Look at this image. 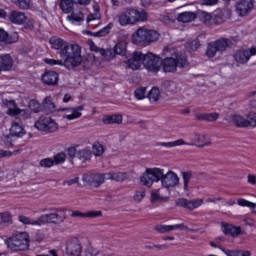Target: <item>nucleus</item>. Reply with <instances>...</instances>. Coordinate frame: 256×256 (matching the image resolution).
Segmentation results:
<instances>
[{
  "label": "nucleus",
  "mask_w": 256,
  "mask_h": 256,
  "mask_svg": "<svg viewBox=\"0 0 256 256\" xmlns=\"http://www.w3.org/2000/svg\"><path fill=\"white\" fill-rule=\"evenodd\" d=\"M88 45L90 48V51H94V53H100L105 59H107V50L101 49L95 45L93 41H88Z\"/></svg>",
  "instance_id": "nucleus-50"
},
{
  "label": "nucleus",
  "mask_w": 256,
  "mask_h": 256,
  "mask_svg": "<svg viewBox=\"0 0 256 256\" xmlns=\"http://www.w3.org/2000/svg\"><path fill=\"white\" fill-rule=\"evenodd\" d=\"M18 221L22 223V225H32L33 227H40L39 218L33 219L29 216L20 215L18 217Z\"/></svg>",
  "instance_id": "nucleus-38"
},
{
  "label": "nucleus",
  "mask_w": 256,
  "mask_h": 256,
  "mask_svg": "<svg viewBox=\"0 0 256 256\" xmlns=\"http://www.w3.org/2000/svg\"><path fill=\"white\" fill-rule=\"evenodd\" d=\"M212 43H214L218 51H225V49H227V47L230 45V42L227 39L216 40Z\"/></svg>",
  "instance_id": "nucleus-47"
},
{
  "label": "nucleus",
  "mask_w": 256,
  "mask_h": 256,
  "mask_svg": "<svg viewBox=\"0 0 256 256\" xmlns=\"http://www.w3.org/2000/svg\"><path fill=\"white\" fill-rule=\"evenodd\" d=\"M76 157L82 163H87V161H91V157H93V151L90 147H85L76 151Z\"/></svg>",
  "instance_id": "nucleus-28"
},
{
  "label": "nucleus",
  "mask_w": 256,
  "mask_h": 256,
  "mask_svg": "<svg viewBox=\"0 0 256 256\" xmlns=\"http://www.w3.org/2000/svg\"><path fill=\"white\" fill-rule=\"evenodd\" d=\"M222 231L225 235H231V237H239L241 235V228L230 224H223Z\"/></svg>",
  "instance_id": "nucleus-33"
},
{
  "label": "nucleus",
  "mask_w": 256,
  "mask_h": 256,
  "mask_svg": "<svg viewBox=\"0 0 256 256\" xmlns=\"http://www.w3.org/2000/svg\"><path fill=\"white\" fill-rule=\"evenodd\" d=\"M101 215H103V213L99 210H90L86 213H83L81 211H73L71 213V217H80L84 219H95L97 217H101Z\"/></svg>",
  "instance_id": "nucleus-27"
},
{
  "label": "nucleus",
  "mask_w": 256,
  "mask_h": 256,
  "mask_svg": "<svg viewBox=\"0 0 256 256\" xmlns=\"http://www.w3.org/2000/svg\"><path fill=\"white\" fill-rule=\"evenodd\" d=\"M6 108V115H9L10 117H16V115H20L22 119H29V117H31V111L18 108L15 100L7 101Z\"/></svg>",
  "instance_id": "nucleus-10"
},
{
  "label": "nucleus",
  "mask_w": 256,
  "mask_h": 256,
  "mask_svg": "<svg viewBox=\"0 0 256 256\" xmlns=\"http://www.w3.org/2000/svg\"><path fill=\"white\" fill-rule=\"evenodd\" d=\"M256 55V47L241 49L235 52L234 59L237 63H247L251 57Z\"/></svg>",
  "instance_id": "nucleus-14"
},
{
  "label": "nucleus",
  "mask_w": 256,
  "mask_h": 256,
  "mask_svg": "<svg viewBox=\"0 0 256 256\" xmlns=\"http://www.w3.org/2000/svg\"><path fill=\"white\" fill-rule=\"evenodd\" d=\"M161 35L157 30L147 27H140L131 35L133 45H151L155 41H159Z\"/></svg>",
  "instance_id": "nucleus-3"
},
{
  "label": "nucleus",
  "mask_w": 256,
  "mask_h": 256,
  "mask_svg": "<svg viewBox=\"0 0 256 256\" xmlns=\"http://www.w3.org/2000/svg\"><path fill=\"white\" fill-rule=\"evenodd\" d=\"M41 79L44 85H57V83H59V74L53 70L45 71L42 74Z\"/></svg>",
  "instance_id": "nucleus-22"
},
{
  "label": "nucleus",
  "mask_w": 256,
  "mask_h": 256,
  "mask_svg": "<svg viewBox=\"0 0 256 256\" xmlns=\"http://www.w3.org/2000/svg\"><path fill=\"white\" fill-rule=\"evenodd\" d=\"M99 253H101V251L95 248L91 243H88L84 250L85 256H97Z\"/></svg>",
  "instance_id": "nucleus-46"
},
{
  "label": "nucleus",
  "mask_w": 256,
  "mask_h": 256,
  "mask_svg": "<svg viewBox=\"0 0 256 256\" xmlns=\"http://www.w3.org/2000/svg\"><path fill=\"white\" fill-rule=\"evenodd\" d=\"M171 231H191L192 233H197L196 229H191L185 224H174L170 225Z\"/></svg>",
  "instance_id": "nucleus-48"
},
{
  "label": "nucleus",
  "mask_w": 256,
  "mask_h": 256,
  "mask_svg": "<svg viewBox=\"0 0 256 256\" xmlns=\"http://www.w3.org/2000/svg\"><path fill=\"white\" fill-rule=\"evenodd\" d=\"M162 55L165 57L160 65L164 73H175L177 71V67L183 69V67H187V57L180 56L177 53L175 48L168 46L165 47L162 51Z\"/></svg>",
  "instance_id": "nucleus-2"
},
{
  "label": "nucleus",
  "mask_w": 256,
  "mask_h": 256,
  "mask_svg": "<svg viewBox=\"0 0 256 256\" xmlns=\"http://www.w3.org/2000/svg\"><path fill=\"white\" fill-rule=\"evenodd\" d=\"M164 87L170 93H175V92H177V89H178L177 83H175L174 81H166V82H164Z\"/></svg>",
  "instance_id": "nucleus-59"
},
{
  "label": "nucleus",
  "mask_w": 256,
  "mask_h": 256,
  "mask_svg": "<svg viewBox=\"0 0 256 256\" xmlns=\"http://www.w3.org/2000/svg\"><path fill=\"white\" fill-rule=\"evenodd\" d=\"M29 233L19 232L9 237L5 243L12 251H27L29 249Z\"/></svg>",
  "instance_id": "nucleus-5"
},
{
  "label": "nucleus",
  "mask_w": 256,
  "mask_h": 256,
  "mask_svg": "<svg viewBox=\"0 0 256 256\" xmlns=\"http://www.w3.org/2000/svg\"><path fill=\"white\" fill-rule=\"evenodd\" d=\"M55 165L53 158H45L40 161V166L49 169Z\"/></svg>",
  "instance_id": "nucleus-63"
},
{
  "label": "nucleus",
  "mask_w": 256,
  "mask_h": 256,
  "mask_svg": "<svg viewBox=\"0 0 256 256\" xmlns=\"http://www.w3.org/2000/svg\"><path fill=\"white\" fill-rule=\"evenodd\" d=\"M67 21L72 25H81L85 21V16L80 10H72L70 15L66 17Z\"/></svg>",
  "instance_id": "nucleus-24"
},
{
  "label": "nucleus",
  "mask_w": 256,
  "mask_h": 256,
  "mask_svg": "<svg viewBox=\"0 0 256 256\" xmlns=\"http://www.w3.org/2000/svg\"><path fill=\"white\" fill-rule=\"evenodd\" d=\"M217 51H219L217 49V46H215L214 43L211 42L208 44L206 55L207 57H210V58L215 57V55H217Z\"/></svg>",
  "instance_id": "nucleus-57"
},
{
  "label": "nucleus",
  "mask_w": 256,
  "mask_h": 256,
  "mask_svg": "<svg viewBox=\"0 0 256 256\" xmlns=\"http://www.w3.org/2000/svg\"><path fill=\"white\" fill-rule=\"evenodd\" d=\"M246 121L248 123V127H256V112H249L246 114Z\"/></svg>",
  "instance_id": "nucleus-55"
},
{
  "label": "nucleus",
  "mask_w": 256,
  "mask_h": 256,
  "mask_svg": "<svg viewBox=\"0 0 256 256\" xmlns=\"http://www.w3.org/2000/svg\"><path fill=\"white\" fill-rule=\"evenodd\" d=\"M150 177L152 178L153 183H159L162 181L163 175L165 174V170L161 168H147Z\"/></svg>",
  "instance_id": "nucleus-34"
},
{
  "label": "nucleus",
  "mask_w": 256,
  "mask_h": 256,
  "mask_svg": "<svg viewBox=\"0 0 256 256\" xmlns=\"http://www.w3.org/2000/svg\"><path fill=\"white\" fill-rule=\"evenodd\" d=\"M10 23L14 25H23L26 23L28 29H33V20L28 19L25 13L19 11H12L9 15Z\"/></svg>",
  "instance_id": "nucleus-11"
},
{
  "label": "nucleus",
  "mask_w": 256,
  "mask_h": 256,
  "mask_svg": "<svg viewBox=\"0 0 256 256\" xmlns=\"http://www.w3.org/2000/svg\"><path fill=\"white\" fill-rule=\"evenodd\" d=\"M146 196L147 191L145 189L136 190L133 195V201H135V203H141V201H143Z\"/></svg>",
  "instance_id": "nucleus-45"
},
{
  "label": "nucleus",
  "mask_w": 256,
  "mask_h": 256,
  "mask_svg": "<svg viewBox=\"0 0 256 256\" xmlns=\"http://www.w3.org/2000/svg\"><path fill=\"white\" fill-rule=\"evenodd\" d=\"M236 203H237V205H239V207H248L250 209V211L253 207V202H251L245 198H238Z\"/></svg>",
  "instance_id": "nucleus-61"
},
{
  "label": "nucleus",
  "mask_w": 256,
  "mask_h": 256,
  "mask_svg": "<svg viewBox=\"0 0 256 256\" xmlns=\"http://www.w3.org/2000/svg\"><path fill=\"white\" fill-rule=\"evenodd\" d=\"M116 19L121 27H127V25H135L139 21H147V12L145 10L138 11L137 9L127 8L120 12Z\"/></svg>",
  "instance_id": "nucleus-4"
},
{
  "label": "nucleus",
  "mask_w": 256,
  "mask_h": 256,
  "mask_svg": "<svg viewBox=\"0 0 256 256\" xmlns=\"http://www.w3.org/2000/svg\"><path fill=\"white\" fill-rule=\"evenodd\" d=\"M13 216L9 212L0 213V225H12Z\"/></svg>",
  "instance_id": "nucleus-42"
},
{
  "label": "nucleus",
  "mask_w": 256,
  "mask_h": 256,
  "mask_svg": "<svg viewBox=\"0 0 256 256\" xmlns=\"http://www.w3.org/2000/svg\"><path fill=\"white\" fill-rule=\"evenodd\" d=\"M44 63H46V65H50V67H55V65H58L60 67H63V65H66V67H74L73 65H71V63H67L63 59L55 60V59H51V58H45Z\"/></svg>",
  "instance_id": "nucleus-40"
},
{
  "label": "nucleus",
  "mask_w": 256,
  "mask_h": 256,
  "mask_svg": "<svg viewBox=\"0 0 256 256\" xmlns=\"http://www.w3.org/2000/svg\"><path fill=\"white\" fill-rule=\"evenodd\" d=\"M42 105H43V107H45V109H48V111H50V113H53V111H57L55 103H53V100H51V97H46L43 100Z\"/></svg>",
  "instance_id": "nucleus-49"
},
{
  "label": "nucleus",
  "mask_w": 256,
  "mask_h": 256,
  "mask_svg": "<svg viewBox=\"0 0 256 256\" xmlns=\"http://www.w3.org/2000/svg\"><path fill=\"white\" fill-rule=\"evenodd\" d=\"M29 109L33 111V113H41V111H43L41 104L37 100H30Z\"/></svg>",
  "instance_id": "nucleus-52"
},
{
  "label": "nucleus",
  "mask_w": 256,
  "mask_h": 256,
  "mask_svg": "<svg viewBox=\"0 0 256 256\" xmlns=\"http://www.w3.org/2000/svg\"><path fill=\"white\" fill-rule=\"evenodd\" d=\"M147 97H148L150 103H157V101H159V97H161V92L159 91V88L153 87L148 92Z\"/></svg>",
  "instance_id": "nucleus-41"
},
{
  "label": "nucleus",
  "mask_w": 256,
  "mask_h": 256,
  "mask_svg": "<svg viewBox=\"0 0 256 256\" xmlns=\"http://www.w3.org/2000/svg\"><path fill=\"white\" fill-rule=\"evenodd\" d=\"M127 53V42H118L113 49L106 50V59H115V55H125Z\"/></svg>",
  "instance_id": "nucleus-19"
},
{
  "label": "nucleus",
  "mask_w": 256,
  "mask_h": 256,
  "mask_svg": "<svg viewBox=\"0 0 256 256\" xmlns=\"http://www.w3.org/2000/svg\"><path fill=\"white\" fill-rule=\"evenodd\" d=\"M182 179L184 183V189L189 187V183L191 182V172H183Z\"/></svg>",
  "instance_id": "nucleus-64"
},
{
  "label": "nucleus",
  "mask_w": 256,
  "mask_h": 256,
  "mask_svg": "<svg viewBox=\"0 0 256 256\" xmlns=\"http://www.w3.org/2000/svg\"><path fill=\"white\" fill-rule=\"evenodd\" d=\"M231 14L227 10H217L214 14V21L219 25L225 21V19H229Z\"/></svg>",
  "instance_id": "nucleus-39"
},
{
  "label": "nucleus",
  "mask_w": 256,
  "mask_h": 256,
  "mask_svg": "<svg viewBox=\"0 0 256 256\" xmlns=\"http://www.w3.org/2000/svg\"><path fill=\"white\" fill-rule=\"evenodd\" d=\"M10 135L12 137H21L25 135V129H23V124L19 120H15L12 122V126L10 128Z\"/></svg>",
  "instance_id": "nucleus-32"
},
{
  "label": "nucleus",
  "mask_w": 256,
  "mask_h": 256,
  "mask_svg": "<svg viewBox=\"0 0 256 256\" xmlns=\"http://www.w3.org/2000/svg\"><path fill=\"white\" fill-rule=\"evenodd\" d=\"M67 160V154L60 152L56 154L53 158L54 165H61Z\"/></svg>",
  "instance_id": "nucleus-53"
},
{
  "label": "nucleus",
  "mask_w": 256,
  "mask_h": 256,
  "mask_svg": "<svg viewBox=\"0 0 256 256\" xmlns=\"http://www.w3.org/2000/svg\"><path fill=\"white\" fill-rule=\"evenodd\" d=\"M67 219V215L65 214V211L63 210H57L54 213V225H59L63 223Z\"/></svg>",
  "instance_id": "nucleus-43"
},
{
  "label": "nucleus",
  "mask_w": 256,
  "mask_h": 256,
  "mask_svg": "<svg viewBox=\"0 0 256 256\" xmlns=\"http://www.w3.org/2000/svg\"><path fill=\"white\" fill-rule=\"evenodd\" d=\"M200 43L199 40H192L187 42L186 44V49H188V51H197V49H199L200 47Z\"/></svg>",
  "instance_id": "nucleus-62"
},
{
  "label": "nucleus",
  "mask_w": 256,
  "mask_h": 256,
  "mask_svg": "<svg viewBox=\"0 0 256 256\" xmlns=\"http://www.w3.org/2000/svg\"><path fill=\"white\" fill-rule=\"evenodd\" d=\"M127 65L133 71L142 69L145 65V54L141 52H135L133 57L127 61Z\"/></svg>",
  "instance_id": "nucleus-16"
},
{
  "label": "nucleus",
  "mask_w": 256,
  "mask_h": 256,
  "mask_svg": "<svg viewBox=\"0 0 256 256\" xmlns=\"http://www.w3.org/2000/svg\"><path fill=\"white\" fill-rule=\"evenodd\" d=\"M75 0H60L59 7L62 13L69 15L74 9Z\"/></svg>",
  "instance_id": "nucleus-35"
},
{
  "label": "nucleus",
  "mask_w": 256,
  "mask_h": 256,
  "mask_svg": "<svg viewBox=\"0 0 256 256\" xmlns=\"http://www.w3.org/2000/svg\"><path fill=\"white\" fill-rule=\"evenodd\" d=\"M111 29H113V23H109L107 26L96 32L95 37H105V35H109Z\"/></svg>",
  "instance_id": "nucleus-54"
},
{
  "label": "nucleus",
  "mask_w": 256,
  "mask_h": 256,
  "mask_svg": "<svg viewBox=\"0 0 256 256\" xmlns=\"http://www.w3.org/2000/svg\"><path fill=\"white\" fill-rule=\"evenodd\" d=\"M104 125H121L123 116L121 114L106 115L102 118Z\"/></svg>",
  "instance_id": "nucleus-30"
},
{
  "label": "nucleus",
  "mask_w": 256,
  "mask_h": 256,
  "mask_svg": "<svg viewBox=\"0 0 256 256\" xmlns=\"http://www.w3.org/2000/svg\"><path fill=\"white\" fill-rule=\"evenodd\" d=\"M164 191L165 188L163 187L152 190L150 193L151 203H165L169 201V196L163 195Z\"/></svg>",
  "instance_id": "nucleus-23"
},
{
  "label": "nucleus",
  "mask_w": 256,
  "mask_h": 256,
  "mask_svg": "<svg viewBox=\"0 0 256 256\" xmlns=\"http://www.w3.org/2000/svg\"><path fill=\"white\" fill-rule=\"evenodd\" d=\"M225 121H228L229 123H233V125H236V127H249V123L247 122V119H245L243 116L239 114H232L230 116H227L225 118Z\"/></svg>",
  "instance_id": "nucleus-25"
},
{
  "label": "nucleus",
  "mask_w": 256,
  "mask_h": 256,
  "mask_svg": "<svg viewBox=\"0 0 256 256\" xmlns=\"http://www.w3.org/2000/svg\"><path fill=\"white\" fill-rule=\"evenodd\" d=\"M253 9V0H240L235 5V11L239 17H246Z\"/></svg>",
  "instance_id": "nucleus-15"
},
{
  "label": "nucleus",
  "mask_w": 256,
  "mask_h": 256,
  "mask_svg": "<svg viewBox=\"0 0 256 256\" xmlns=\"http://www.w3.org/2000/svg\"><path fill=\"white\" fill-rule=\"evenodd\" d=\"M144 67L149 73H159L161 71V57L151 52L144 55Z\"/></svg>",
  "instance_id": "nucleus-7"
},
{
  "label": "nucleus",
  "mask_w": 256,
  "mask_h": 256,
  "mask_svg": "<svg viewBox=\"0 0 256 256\" xmlns=\"http://www.w3.org/2000/svg\"><path fill=\"white\" fill-rule=\"evenodd\" d=\"M222 253L226 256H251V251L249 250L222 249Z\"/></svg>",
  "instance_id": "nucleus-36"
},
{
  "label": "nucleus",
  "mask_w": 256,
  "mask_h": 256,
  "mask_svg": "<svg viewBox=\"0 0 256 256\" xmlns=\"http://www.w3.org/2000/svg\"><path fill=\"white\" fill-rule=\"evenodd\" d=\"M18 39L19 35H17V33L9 35L7 31H5L3 28H0V43L11 45V43H17Z\"/></svg>",
  "instance_id": "nucleus-26"
},
{
  "label": "nucleus",
  "mask_w": 256,
  "mask_h": 256,
  "mask_svg": "<svg viewBox=\"0 0 256 256\" xmlns=\"http://www.w3.org/2000/svg\"><path fill=\"white\" fill-rule=\"evenodd\" d=\"M189 142V147H209L211 146V138L205 134H194Z\"/></svg>",
  "instance_id": "nucleus-18"
},
{
  "label": "nucleus",
  "mask_w": 256,
  "mask_h": 256,
  "mask_svg": "<svg viewBox=\"0 0 256 256\" xmlns=\"http://www.w3.org/2000/svg\"><path fill=\"white\" fill-rule=\"evenodd\" d=\"M94 13H91L86 18V23L89 27L97 29L101 25V12L99 11V6H94Z\"/></svg>",
  "instance_id": "nucleus-21"
},
{
  "label": "nucleus",
  "mask_w": 256,
  "mask_h": 256,
  "mask_svg": "<svg viewBox=\"0 0 256 256\" xmlns=\"http://www.w3.org/2000/svg\"><path fill=\"white\" fill-rule=\"evenodd\" d=\"M203 203V199L187 200L180 198L177 200L176 205H178V207H184V209H188L189 211H193L199 209Z\"/></svg>",
  "instance_id": "nucleus-20"
},
{
  "label": "nucleus",
  "mask_w": 256,
  "mask_h": 256,
  "mask_svg": "<svg viewBox=\"0 0 256 256\" xmlns=\"http://www.w3.org/2000/svg\"><path fill=\"white\" fill-rule=\"evenodd\" d=\"M52 49L59 51V55L65 63H70L73 67L81 65L83 58L81 57V48L77 44L67 45L61 38L52 37L49 41Z\"/></svg>",
  "instance_id": "nucleus-1"
},
{
  "label": "nucleus",
  "mask_w": 256,
  "mask_h": 256,
  "mask_svg": "<svg viewBox=\"0 0 256 256\" xmlns=\"http://www.w3.org/2000/svg\"><path fill=\"white\" fill-rule=\"evenodd\" d=\"M179 183V176L173 171H168L162 176L161 185L163 189H173Z\"/></svg>",
  "instance_id": "nucleus-13"
},
{
  "label": "nucleus",
  "mask_w": 256,
  "mask_h": 256,
  "mask_svg": "<svg viewBox=\"0 0 256 256\" xmlns=\"http://www.w3.org/2000/svg\"><path fill=\"white\" fill-rule=\"evenodd\" d=\"M106 179L108 181H116L117 183H121L123 181H126L128 179L129 175L125 172H119V171H112L110 173L105 174Z\"/></svg>",
  "instance_id": "nucleus-29"
},
{
  "label": "nucleus",
  "mask_w": 256,
  "mask_h": 256,
  "mask_svg": "<svg viewBox=\"0 0 256 256\" xmlns=\"http://www.w3.org/2000/svg\"><path fill=\"white\" fill-rule=\"evenodd\" d=\"M85 109V106H77V107H70V108H60L57 111H66L67 114L63 116L64 119H67V121H75V119H79L82 117L83 111Z\"/></svg>",
  "instance_id": "nucleus-17"
},
{
  "label": "nucleus",
  "mask_w": 256,
  "mask_h": 256,
  "mask_svg": "<svg viewBox=\"0 0 256 256\" xmlns=\"http://www.w3.org/2000/svg\"><path fill=\"white\" fill-rule=\"evenodd\" d=\"M40 227L41 225H47V223H53L54 224V213L50 214H43L40 217H38Z\"/></svg>",
  "instance_id": "nucleus-44"
},
{
  "label": "nucleus",
  "mask_w": 256,
  "mask_h": 256,
  "mask_svg": "<svg viewBox=\"0 0 256 256\" xmlns=\"http://www.w3.org/2000/svg\"><path fill=\"white\" fill-rule=\"evenodd\" d=\"M66 255L70 256H81L83 253V247L81 246V242L79 238H71L66 242L65 245Z\"/></svg>",
  "instance_id": "nucleus-12"
},
{
  "label": "nucleus",
  "mask_w": 256,
  "mask_h": 256,
  "mask_svg": "<svg viewBox=\"0 0 256 256\" xmlns=\"http://www.w3.org/2000/svg\"><path fill=\"white\" fill-rule=\"evenodd\" d=\"M34 127L37 131H41V133L46 134L56 133V131H59V124L49 116H41L35 121Z\"/></svg>",
  "instance_id": "nucleus-6"
},
{
  "label": "nucleus",
  "mask_w": 256,
  "mask_h": 256,
  "mask_svg": "<svg viewBox=\"0 0 256 256\" xmlns=\"http://www.w3.org/2000/svg\"><path fill=\"white\" fill-rule=\"evenodd\" d=\"M105 179H107L106 174L100 173H91L88 172L83 175L82 181L85 185H89L90 187H101L102 184L105 183Z\"/></svg>",
  "instance_id": "nucleus-9"
},
{
  "label": "nucleus",
  "mask_w": 256,
  "mask_h": 256,
  "mask_svg": "<svg viewBox=\"0 0 256 256\" xmlns=\"http://www.w3.org/2000/svg\"><path fill=\"white\" fill-rule=\"evenodd\" d=\"M134 95L138 101H141V99H145L147 97V88L141 87L135 90Z\"/></svg>",
  "instance_id": "nucleus-56"
},
{
  "label": "nucleus",
  "mask_w": 256,
  "mask_h": 256,
  "mask_svg": "<svg viewBox=\"0 0 256 256\" xmlns=\"http://www.w3.org/2000/svg\"><path fill=\"white\" fill-rule=\"evenodd\" d=\"M157 233H171V225L158 224L154 227Z\"/></svg>",
  "instance_id": "nucleus-58"
},
{
  "label": "nucleus",
  "mask_w": 256,
  "mask_h": 256,
  "mask_svg": "<svg viewBox=\"0 0 256 256\" xmlns=\"http://www.w3.org/2000/svg\"><path fill=\"white\" fill-rule=\"evenodd\" d=\"M177 19L180 23H191V21H195V13L193 12H182L175 17L173 13H169L165 16H163L162 21L166 25H169V23H173Z\"/></svg>",
  "instance_id": "nucleus-8"
},
{
  "label": "nucleus",
  "mask_w": 256,
  "mask_h": 256,
  "mask_svg": "<svg viewBox=\"0 0 256 256\" xmlns=\"http://www.w3.org/2000/svg\"><path fill=\"white\" fill-rule=\"evenodd\" d=\"M139 181L141 183V185H143L144 187H148L151 188L153 187V179L151 178V174L149 173L148 168H146L145 172L142 173V175L139 178Z\"/></svg>",
  "instance_id": "nucleus-37"
},
{
  "label": "nucleus",
  "mask_w": 256,
  "mask_h": 256,
  "mask_svg": "<svg viewBox=\"0 0 256 256\" xmlns=\"http://www.w3.org/2000/svg\"><path fill=\"white\" fill-rule=\"evenodd\" d=\"M15 5L19 7V9H30L31 8V0H16Z\"/></svg>",
  "instance_id": "nucleus-60"
},
{
  "label": "nucleus",
  "mask_w": 256,
  "mask_h": 256,
  "mask_svg": "<svg viewBox=\"0 0 256 256\" xmlns=\"http://www.w3.org/2000/svg\"><path fill=\"white\" fill-rule=\"evenodd\" d=\"M92 151L95 157H101V155L105 153V149L103 148V145H101V143L99 142H96L92 145Z\"/></svg>",
  "instance_id": "nucleus-51"
},
{
  "label": "nucleus",
  "mask_w": 256,
  "mask_h": 256,
  "mask_svg": "<svg viewBox=\"0 0 256 256\" xmlns=\"http://www.w3.org/2000/svg\"><path fill=\"white\" fill-rule=\"evenodd\" d=\"M0 68L2 71H11L13 69V58L9 54L0 56Z\"/></svg>",
  "instance_id": "nucleus-31"
}]
</instances>
